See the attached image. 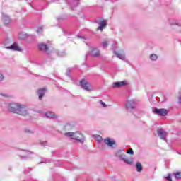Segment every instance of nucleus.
<instances>
[{"label": "nucleus", "mask_w": 181, "mask_h": 181, "mask_svg": "<svg viewBox=\"0 0 181 181\" xmlns=\"http://www.w3.org/2000/svg\"><path fill=\"white\" fill-rule=\"evenodd\" d=\"M65 136H68V138H71V139H75V141H78L83 144L84 142V138L83 136V134L81 132H66L64 134Z\"/></svg>", "instance_id": "f257e3e1"}, {"label": "nucleus", "mask_w": 181, "mask_h": 181, "mask_svg": "<svg viewBox=\"0 0 181 181\" xmlns=\"http://www.w3.org/2000/svg\"><path fill=\"white\" fill-rule=\"evenodd\" d=\"M136 105H138V100L135 99L127 100L126 103L127 110H135V108H136Z\"/></svg>", "instance_id": "f03ea898"}, {"label": "nucleus", "mask_w": 181, "mask_h": 181, "mask_svg": "<svg viewBox=\"0 0 181 181\" xmlns=\"http://www.w3.org/2000/svg\"><path fill=\"white\" fill-rule=\"evenodd\" d=\"M80 86L83 90H86V91H91V90H93L91 84L85 79L81 81Z\"/></svg>", "instance_id": "7ed1b4c3"}, {"label": "nucleus", "mask_w": 181, "mask_h": 181, "mask_svg": "<svg viewBox=\"0 0 181 181\" xmlns=\"http://www.w3.org/2000/svg\"><path fill=\"white\" fill-rule=\"evenodd\" d=\"M17 114L19 115H28L29 114L28 112V106L20 104L18 106V110H17Z\"/></svg>", "instance_id": "20e7f679"}, {"label": "nucleus", "mask_w": 181, "mask_h": 181, "mask_svg": "<svg viewBox=\"0 0 181 181\" xmlns=\"http://www.w3.org/2000/svg\"><path fill=\"white\" fill-rule=\"evenodd\" d=\"M19 105H20V104L16 103H9L8 106V110L11 112H13L14 114H17L18 110L19 108Z\"/></svg>", "instance_id": "39448f33"}, {"label": "nucleus", "mask_w": 181, "mask_h": 181, "mask_svg": "<svg viewBox=\"0 0 181 181\" xmlns=\"http://www.w3.org/2000/svg\"><path fill=\"white\" fill-rule=\"evenodd\" d=\"M157 134L158 136H160V139H163L165 142H168V139H166V136H168V133L163 129H158Z\"/></svg>", "instance_id": "423d86ee"}, {"label": "nucleus", "mask_w": 181, "mask_h": 181, "mask_svg": "<svg viewBox=\"0 0 181 181\" xmlns=\"http://www.w3.org/2000/svg\"><path fill=\"white\" fill-rule=\"evenodd\" d=\"M153 112L157 115H162L163 117L168 115V110L166 109H158L156 107L153 109Z\"/></svg>", "instance_id": "0eeeda50"}, {"label": "nucleus", "mask_w": 181, "mask_h": 181, "mask_svg": "<svg viewBox=\"0 0 181 181\" xmlns=\"http://www.w3.org/2000/svg\"><path fill=\"white\" fill-rule=\"evenodd\" d=\"M6 49L9 50H13V52H22V49L16 42H14L12 45L6 47Z\"/></svg>", "instance_id": "6e6552de"}, {"label": "nucleus", "mask_w": 181, "mask_h": 181, "mask_svg": "<svg viewBox=\"0 0 181 181\" xmlns=\"http://www.w3.org/2000/svg\"><path fill=\"white\" fill-rule=\"evenodd\" d=\"M38 49L39 50H41L42 52H45V53H47L49 52V47L45 43H40L38 45Z\"/></svg>", "instance_id": "1a4fd4ad"}, {"label": "nucleus", "mask_w": 181, "mask_h": 181, "mask_svg": "<svg viewBox=\"0 0 181 181\" xmlns=\"http://www.w3.org/2000/svg\"><path fill=\"white\" fill-rule=\"evenodd\" d=\"M122 162H124V163H127V165H132L134 163V158L132 157H123Z\"/></svg>", "instance_id": "9d476101"}, {"label": "nucleus", "mask_w": 181, "mask_h": 181, "mask_svg": "<svg viewBox=\"0 0 181 181\" xmlns=\"http://www.w3.org/2000/svg\"><path fill=\"white\" fill-rule=\"evenodd\" d=\"M124 86H127V81H122L120 82H115L113 83L112 86L114 88H119V87H124Z\"/></svg>", "instance_id": "9b49d317"}, {"label": "nucleus", "mask_w": 181, "mask_h": 181, "mask_svg": "<svg viewBox=\"0 0 181 181\" xmlns=\"http://www.w3.org/2000/svg\"><path fill=\"white\" fill-rule=\"evenodd\" d=\"M91 50L90 56H93V57H97V56H100V51H98V49L90 47Z\"/></svg>", "instance_id": "f8f14e48"}, {"label": "nucleus", "mask_w": 181, "mask_h": 181, "mask_svg": "<svg viewBox=\"0 0 181 181\" xmlns=\"http://www.w3.org/2000/svg\"><path fill=\"white\" fill-rule=\"evenodd\" d=\"M107 26V21L105 20H103L99 23V26L97 28V30H101L103 31V29Z\"/></svg>", "instance_id": "ddd939ff"}, {"label": "nucleus", "mask_w": 181, "mask_h": 181, "mask_svg": "<svg viewBox=\"0 0 181 181\" xmlns=\"http://www.w3.org/2000/svg\"><path fill=\"white\" fill-rule=\"evenodd\" d=\"M104 142L107 146H112V145H115V141L111 140L110 138H107L104 140Z\"/></svg>", "instance_id": "4468645a"}, {"label": "nucleus", "mask_w": 181, "mask_h": 181, "mask_svg": "<svg viewBox=\"0 0 181 181\" xmlns=\"http://www.w3.org/2000/svg\"><path fill=\"white\" fill-rule=\"evenodd\" d=\"M122 152V150H119L115 153V156L118 158L119 160H122L124 158H127V156L124 154L121 153Z\"/></svg>", "instance_id": "2eb2a0df"}, {"label": "nucleus", "mask_w": 181, "mask_h": 181, "mask_svg": "<svg viewBox=\"0 0 181 181\" xmlns=\"http://www.w3.org/2000/svg\"><path fill=\"white\" fill-rule=\"evenodd\" d=\"M45 91H46L45 88L38 90L39 100H42L43 99V95H45Z\"/></svg>", "instance_id": "dca6fc26"}, {"label": "nucleus", "mask_w": 181, "mask_h": 181, "mask_svg": "<svg viewBox=\"0 0 181 181\" xmlns=\"http://www.w3.org/2000/svg\"><path fill=\"white\" fill-rule=\"evenodd\" d=\"M115 54L118 57V59H120L121 60H124L125 59V55L124 54L118 53L117 52H114Z\"/></svg>", "instance_id": "f3484780"}, {"label": "nucleus", "mask_w": 181, "mask_h": 181, "mask_svg": "<svg viewBox=\"0 0 181 181\" xmlns=\"http://www.w3.org/2000/svg\"><path fill=\"white\" fill-rule=\"evenodd\" d=\"M45 116L47 117V118H54V113L52 112H47L45 113Z\"/></svg>", "instance_id": "a211bd4d"}, {"label": "nucleus", "mask_w": 181, "mask_h": 181, "mask_svg": "<svg viewBox=\"0 0 181 181\" xmlns=\"http://www.w3.org/2000/svg\"><path fill=\"white\" fill-rule=\"evenodd\" d=\"M136 169L137 172H142V164L141 163L138 162L136 163Z\"/></svg>", "instance_id": "6ab92c4d"}, {"label": "nucleus", "mask_w": 181, "mask_h": 181, "mask_svg": "<svg viewBox=\"0 0 181 181\" xmlns=\"http://www.w3.org/2000/svg\"><path fill=\"white\" fill-rule=\"evenodd\" d=\"M3 21L6 25H8L11 22V18H9L8 16H5L4 17Z\"/></svg>", "instance_id": "aec40b11"}, {"label": "nucleus", "mask_w": 181, "mask_h": 181, "mask_svg": "<svg viewBox=\"0 0 181 181\" xmlns=\"http://www.w3.org/2000/svg\"><path fill=\"white\" fill-rule=\"evenodd\" d=\"M56 53H57V56H59V57H64V56H66V52L64 51L57 52Z\"/></svg>", "instance_id": "412c9836"}, {"label": "nucleus", "mask_w": 181, "mask_h": 181, "mask_svg": "<svg viewBox=\"0 0 181 181\" xmlns=\"http://www.w3.org/2000/svg\"><path fill=\"white\" fill-rule=\"evenodd\" d=\"M94 138L98 141V142H101V141H103V137L100 135H94Z\"/></svg>", "instance_id": "4be33fe9"}, {"label": "nucleus", "mask_w": 181, "mask_h": 181, "mask_svg": "<svg viewBox=\"0 0 181 181\" xmlns=\"http://www.w3.org/2000/svg\"><path fill=\"white\" fill-rule=\"evenodd\" d=\"M150 59H151V60H153V61L157 60L158 59V55L155 54H151L150 55Z\"/></svg>", "instance_id": "5701e85b"}, {"label": "nucleus", "mask_w": 181, "mask_h": 181, "mask_svg": "<svg viewBox=\"0 0 181 181\" xmlns=\"http://www.w3.org/2000/svg\"><path fill=\"white\" fill-rule=\"evenodd\" d=\"M175 179H181V173H174Z\"/></svg>", "instance_id": "b1692460"}, {"label": "nucleus", "mask_w": 181, "mask_h": 181, "mask_svg": "<svg viewBox=\"0 0 181 181\" xmlns=\"http://www.w3.org/2000/svg\"><path fill=\"white\" fill-rule=\"evenodd\" d=\"M43 32V28L42 27H39L37 29V33H38V35H41V33Z\"/></svg>", "instance_id": "393cba45"}, {"label": "nucleus", "mask_w": 181, "mask_h": 181, "mask_svg": "<svg viewBox=\"0 0 181 181\" xmlns=\"http://www.w3.org/2000/svg\"><path fill=\"white\" fill-rule=\"evenodd\" d=\"M71 71V69L68 68V69H66V76H68V77H69Z\"/></svg>", "instance_id": "a878e982"}, {"label": "nucleus", "mask_w": 181, "mask_h": 181, "mask_svg": "<svg viewBox=\"0 0 181 181\" xmlns=\"http://www.w3.org/2000/svg\"><path fill=\"white\" fill-rule=\"evenodd\" d=\"M25 132H26L27 134H33V131H32L29 129H25Z\"/></svg>", "instance_id": "bb28decb"}, {"label": "nucleus", "mask_w": 181, "mask_h": 181, "mask_svg": "<svg viewBox=\"0 0 181 181\" xmlns=\"http://www.w3.org/2000/svg\"><path fill=\"white\" fill-rule=\"evenodd\" d=\"M127 153H129V155H134V150L132 148H130Z\"/></svg>", "instance_id": "cd10ccee"}, {"label": "nucleus", "mask_w": 181, "mask_h": 181, "mask_svg": "<svg viewBox=\"0 0 181 181\" xmlns=\"http://www.w3.org/2000/svg\"><path fill=\"white\" fill-rule=\"evenodd\" d=\"M100 104H101V105H103V107H104V108H105V107H107V104H105L104 102H103V100H100Z\"/></svg>", "instance_id": "c85d7f7f"}, {"label": "nucleus", "mask_w": 181, "mask_h": 181, "mask_svg": "<svg viewBox=\"0 0 181 181\" xmlns=\"http://www.w3.org/2000/svg\"><path fill=\"white\" fill-rule=\"evenodd\" d=\"M102 45L103 47H107V46H108V43L106 41L102 42Z\"/></svg>", "instance_id": "c756f323"}, {"label": "nucleus", "mask_w": 181, "mask_h": 181, "mask_svg": "<svg viewBox=\"0 0 181 181\" xmlns=\"http://www.w3.org/2000/svg\"><path fill=\"white\" fill-rule=\"evenodd\" d=\"M166 179L168 181H172V176L170 175V174H168V175L167 176Z\"/></svg>", "instance_id": "7c9ffc66"}, {"label": "nucleus", "mask_w": 181, "mask_h": 181, "mask_svg": "<svg viewBox=\"0 0 181 181\" xmlns=\"http://www.w3.org/2000/svg\"><path fill=\"white\" fill-rule=\"evenodd\" d=\"M0 95H1V97H9L6 93H0Z\"/></svg>", "instance_id": "2f4dec72"}, {"label": "nucleus", "mask_w": 181, "mask_h": 181, "mask_svg": "<svg viewBox=\"0 0 181 181\" xmlns=\"http://www.w3.org/2000/svg\"><path fill=\"white\" fill-rule=\"evenodd\" d=\"M4 80V75H2V74L0 73V81H3Z\"/></svg>", "instance_id": "473e14b6"}, {"label": "nucleus", "mask_w": 181, "mask_h": 181, "mask_svg": "<svg viewBox=\"0 0 181 181\" xmlns=\"http://www.w3.org/2000/svg\"><path fill=\"white\" fill-rule=\"evenodd\" d=\"M41 145L42 146H46L47 145V141L42 142L41 143Z\"/></svg>", "instance_id": "72a5a7b5"}, {"label": "nucleus", "mask_w": 181, "mask_h": 181, "mask_svg": "<svg viewBox=\"0 0 181 181\" xmlns=\"http://www.w3.org/2000/svg\"><path fill=\"white\" fill-rule=\"evenodd\" d=\"M49 162H50V160H45L42 161V163H49Z\"/></svg>", "instance_id": "f704fd0d"}, {"label": "nucleus", "mask_w": 181, "mask_h": 181, "mask_svg": "<svg viewBox=\"0 0 181 181\" xmlns=\"http://www.w3.org/2000/svg\"><path fill=\"white\" fill-rule=\"evenodd\" d=\"M21 158V159H26V158H28L27 156H20Z\"/></svg>", "instance_id": "c9c22d12"}, {"label": "nucleus", "mask_w": 181, "mask_h": 181, "mask_svg": "<svg viewBox=\"0 0 181 181\" xmlns=\"http://www.w3.org/2000/svg\"><path fill=\"white\" fill-rule=\"evenodd\" d=\"M78 37L79 39H84V37H81V36H79V35H78Z\"/></svg>", "instance_id": "e433bc0d"}, {"label": "nucleus", "mask_w": 181, "mask_h": 181, "mask_svg": "<svg viewBox=\"0 0 181 181\" xmlns=\"http://www.w3.org/2000/svg\"><path fill=\"white\" fill-rule=\"evenodd\" d=\"M171 25H177V23L175 22V23H171Z\"/></svg>", "instance_id": "4c0bfd02"}, {"label": "nucleus", "mask_w": 181, "mask_h": 181, "mask_svg": "<svg viewBox=\"0 0 181 181\" xmlns=\"http://www.w3.org/2000/svg\"><path fill=\"white\" fill-rule=\"evenodd\" d=\"M25 173H29V170L26 171V170H25Z\"/></svg>", "instance_id": "58836bf2"}]
</instances>
